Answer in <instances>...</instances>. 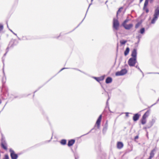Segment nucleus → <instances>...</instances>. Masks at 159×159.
I'll return each mask as SVG.
<instances>
[{
  "mask_svg": "<svg viewBox=\"0 0 159 159\" xmlns=\"http://www.w3.org/2000/svg\"><path fill=\"white\" fill-rule=\"evenodd\" d=\"M123 7H121L119 8L116 12V17L117 19L114 18L113 20L112 28L114 31H117L119 30L120 26V23L118 20V14L121 12Z\"/></svg>",
  "mask_w": 159,
  "mask_h": 159,
  "instance_id": "f257e3e1",
  "label": "nucleus"
},
{
  "mask_svg": "<svg viewBox=\"0 0 159 159\" xmlns=\"http://www.w3.org/2000/svg\"><path fill=\"white\" fill-rule=\"evenodd\" d=\"M102 117V115L101 114L99 116H98V118L96 121V123L94 127L93 128L91 129L88 133H86V134H85L83 135H82L81 136H80V137H82L83 136H84L85 135L88 134L90 133L91 131H93V130H94V132L96 130V129L95 128V127H96V125L97 126V128L98 129H99L100 127V126L101 123V122Z\"/></svg>",
  "mask_w": 159,
  "mask_h": 159,
  "instance_id": "f03ea898",
  "label": "nucleus"
},
{
  "mask_svg": "<svg viewBox=\"0 0 159 159\" xmlns=\"http://www.w3.org/2000/svg\"><path fill=\"white\" fill-rule=\"evenodd\" d=\"M159 17V6H157L156 7L154 10V14L153 15V18L152 19L151 23L154 24L157 20Z\"/></svg>",
  "mask_w": 159,
  "mask_h": 159,
  "instance_id": "7ed1b4c3",
  "label": "nucleus"
},
{
  "mask_svg": "<svg viewBox=\"0 0 159 159\" xmlns=\"http://www.w3.org/2000/svg\"><path fill=\"white\" fill-rule=\"evenodd\" d=\"M150 110H148L142 116L140 121L142 125L145 124L147 122V118L149 115Z\"/></svg>",
  "mask_w": 159,
  "mask_h": 159,
  "instance_id": "20e7f679",
  "label": "nucleus"
},
{
  "mask_svg": "<svg viewBox=\"0 0 159 159\" xmlns=\"http://www.w3.org/2000/svg\"><path fill=\"white\" fill-rule=\"evenodd\" d=\"M137 63V59L133 57L129 58L128 61V64L130 67L135 66Z\"/></svg>",
  "mask_w": 159,
  "mask_h": 159,
  "instance_id": "39448f33",
  "label": "nucleus"
},
{
  "mask_svg": "<svg viewBox=\"0 0 159 159\" xmlns=\"http://www.w3.org/2000/svg\"><path fill=\"white\" fill-rule=\"evenodd\" d=\"M128 72V70L125 68L122 69L120 71H116L115 73L116 76H123L125 75Z\"/></svg>",
  "mask_w": 159,
  "mask_h": 159,
  "instance_id": "423d86ee",
  "label": "nucleus"
},
{
  "mask_svg": "<svg viewBox=\"0 0 159 159\" xmlns=\"http://www.w3.org/2000/svg\"><path fill=\"white\" fill-rule=\"evenodd\" d=\"M9 151L11 159H17L18 157V154L16 153L11 148H10L9 149Z\"/></svg>",
  "mask_w": 159,
  "mask_h": 159,
  "instance_id": "0eeeda50",
  "label": "nucleus"
},
{
  "mask_svg": "<svg viewBox=\"0 0 159 159\" xmlns=\"http://www.w3.org/2000/svg\"><path fill=\"white\" fill-rule=\"evenodd\" d=\"M141 111H140L139 112L133 114L132 119L134 122H136L139 119L141 116L140 112Z\"/></svg>",
  "mask_w": 159,
  "mask_h": 159,
  "instance_id": "6e6552de",
  "label": "nucleus"
},
{
  "mask_svg": "<svg viewBox=\"0 0 159 159\" xmlns=\"http://www.w3.org/2000/svg\"><path fill=\"white\" fill-rule=\"evenodd\" d=\"M105 77L106 75H104L100 77H97L93 76V78L95 79L99 83L100 81L103 80Z\"/></svg>",
  "mask_w": 159,
  "mask_h": 159,
  "instance_id": "1a4fd4ad",
  "label": "nucleus"
},
{
  "mask_svg": "<svg viewBox=\"0 0 159 159\" xmlns=\"http://www.w3.org/2000/svg\"><path fill=\"white\" fill-rule=\"evenodd\" d=\"M137 49L136 48H134L131 52V57L137 59Z\"/></svg>",
  "mask_w": 159,
  "mask_h": 159,
  "instance_id": "9d476101",
  "label": "nucleus"
},
{
  "mask_svg": "<svg viewBox=\"0 0 159 159\" xmlns=\"http://www.w3.org/2000/svg\"><path fill=\"white\" fill-rule=\"evenodd\" d=\"M92 4V2H91V3L89 4V7H88L87 9V10L86 11V14L85 15V16L84 17V19H83V20H82V21L75 28L72 30L70 31V32L68 33H66V34H68V33H70L72 32L76 28H78L80 25L81 24V23L83 21V20H84V19H85V17H86V14H87V12L88 11V10L90 7V6Z\"/></svg>",
  "mask_w": 159,
  "mask_h": 159,
  "instance_id": "9b49d317",
  "label": "nucleus"
},
{
  "mask_svg": "<svg viewBox=\"0 0 159 159\" xmlns=\"http://www.w3.org/2000/svg\"><path fill=\"white\" fill-rule=\"evenodd\" d=\"M126 30H129L133 26V25L132 23H130L129 24H125L121 25Z\"/></svg>",
  "mask_w": 159,
  "mask_h": 159,
  "instance_id": "f8f14e48",
  "label": "nucleus"
},
{
  "mask_svg": "<svg viewBox=\"0 0 159 159\" xmlns=\"http://www.w3.org/2000/svg\"><path fill=\"white\" fill-rule=\"evenodd\" d=\"M75 140L74 139H72L68 140L67 145L69 147H70L73 146L75 143Z\"/></svg>",
  "mask_w": 159,
  "mask_h": 159,
  "instance_id": "ddd939ff",
  "label": "nucleus"
},
{
  "mask_svg": "<svg viewBox=\"0 0 159 159\" xmlns=\"http://www.w3.org/2000/svg\"><path fill=\"white\" fill-rule=\"evenodd\" d=\"M1 146L2 148L5 150H7V145L6 142H4L1 143Z\"/></svg>",
  "mask_w": 159,
  "mask_h": 159,
  "instance_id": "4468645a",
  "label": "nucleus"
},
{
  "mask_svg": "<svg viewBox=\"0 0 159 159\" xmlns=\"http://www.w3.org/2000/svg\"><path fill=\"white\" fill-rule=\"evenodd\" d=\"M156 120L154 119H152L151 121L149 122V123L148 124L147 127L148 129L150 128L155 123Z\"/></svg>",
  "mask_w": 159,
  "mask_h": 159,
  "instance_id": "2eb2a0df",
  "label": "nucleus"
},
{
  "mask_svg": "<svg viewBox=\"0 0 159 159\" xmlns=\"http://www.w3.org/2000/svg\"><path fill=\"white\" fill-rule=\"evenodd\" d=\"M124 146L123 143L120 141H118L117 143V147L119 149L122 148Z\"/></svg>",
  "mask_w": 159,
  "mask_h": 159,
  "instance_id": "dca6fc26",
  "label": "nucleus"
},
{
  "mask_svg": "<svg viewBox=\"0 0 159 159\" xmlns=\"http://www.w3.org/2000/svg\"><path fill=\"white\" fill-rule=\"evenodd\" d=\"M112 78L110 76L107 77L105 80V83L107 84H110L112 82Z\"/></svg>",
  "mask_w": 159,
  "mask_h": 159,
  "instance_id": "f3484780",
  "label": "nucleus"
},
{
  "mask_svg": "<svg viewBox=\"0 0 159 159\" xmlns=\"http://www.w3.org/2000/svg\"><path fill=\"white\" fill-rule=\"evenodd\" d=\"M107 120L106 121V123H105V126L103 127V129H102V133L104 134H106L107 130Z\"/></svg>",
  "mask_w": 159,
  "mask_h": 159,
  "instance_id": "a211bd4d",
  "label": "nucleus"
},
{
  "mask_svg": "<svg viewBox=\"0 0 159 159\" xmlns=\"http://www.w3.org/2000/svg\"><path fill=\"white\" fill-rule=\"evenodd\" d=\"M56 75H55L53 76L51 78L48 80L42 86L39 87L37 90H35L34 92V93L36 92L38 90H39L45 84H46L50 80L53 78Z\"/></svg>",
  "mask_w": 159,
  "mask_h": 159,
  "instance_id": "6ab92c4d",
  "label": "nucleus"
},
{
  "mask_svg": "<svg viewBox=\"0 0 159 159\" xmlns=\"http://www.w3.org/2000/svg\"><path fill=\"white\" fill-rule=\"evenodd\" d=\"M52 136L50 140H48V141H45L40 143H39L37 144V145H36V146H41V145H43V144H44L45 143H49V142H50L51 141V140L52 139Z\"/></svg>",
  "mask_w": 159,
  "mask_h": 159,
  "instance_id": "aec40b11",
  "label": "nucleus"
},
{
  "mask_svg": "<svg viewBox=\"0 0 159 159\" xmlns=\"http://www.w3.org/2000/svg\"><path fill=\"white\" fill-rule=\"evenodd\" d=\"M130 51V48L129 47H127L124 52V55L125 56H127L129 53Z\"/></svg>",
  "mask_w": 159,
  "mask_h": 159,
  "instance_id": "412c9836",
  "label": "nucleus"
},
{
  "mask_svg": "<svg viewBox=\"0 0 159 159\" xmlns=\"http://www.w3.org/2000/svg\"><path fill=\"white\" fill-rule=\"evenodd\" d=\"M145 28L144 27H143L141 28L140 30L138 31V32L141 34H143L145 33Z\"/></svg>",
  "mask_w": 159,
  "mask_h": 159,
  "instance_id": "4be33fe9",
  "label": "nucleus"
},
{
  "mask_svg": "<svg viewBox=\"0 0 159 159\" xmlns=\"http://www.w3.org/2000/svg\"><path fill=\"white\" fill-rule=\"evenodd\" d=\"M60 142L61 145H65L66 144L67 140L66 139H62L60 140Z\"/></svg>",
  "mask_w": 159,
  "mask_h": 159,
  "instance_id": "5701e85b",
  "label": "nucleus"
},
{
  "mask_svg": "<svg viewBox=\"0 0 159 159\" xmlns=\"http://www.w3.org/2000/svg\"><path fill=\"white\" fill-rule=\"evenodd\" d=\"M155 150V149L154 148L151 151L150 153V156L149 157L152 158L154 156L155 154L154 152Z\"/></svg>",
  "mask_w": 159,
  "mask_h": 159,
  "instance_id": "b1692460",
  "label": "nucleus"
},
{
  "mask_svg": "<svg viewBox=\"0 0 159 159\" xmlns=\"http://www.w3.org/2000/svg\"><path fill=\"white\" fill-rule=\"evenodd\" d=\"M153 1L154 0H145L144 2V7L148 5L149 2L150 3H152Z\"/></svg>",
  "mask_w": 159,
  "mask_h": 159,
  "instance_id": "393cba45",
  "label": "nucleus"
},
{
  "mask_svg": "<svg viewBox=\"0 0 159 159\" xmlns=\"http://www.w3.org/2000/svg\"><path fill=\"white\" fill-rule=\"evenodd\" d=\"M127 40L124 39H122L120 40V46H122L125 45L127 43Z\"/></svg>",
  "mask_w": 159,
  "mask_h": 159,
  "instance_id": "a878e982",
  "label": "nucleus"
},
{
  "mask_svg": "<svg viewBox=\"0 0 159 159\" xmlns=\"http://www.w3.org/2000/svg\"><path fill=\"white\" fill-rule=\"evenodd\" d=\"M129 20L130 19H129V17H127L126 19L121 24V25L126 24V23H127Z\"/></svg>",
  "mask_w": 159,
  "mask_h": 159,
  "instance_id": "bb28decb",
  "label": "nucleus"
},
{
  "mask_svg": "<svg viewBox=\"0 0 159 159\" xmlns=\"http://www.w3.org/2000/svg\"><path fill=\"white\" fill-rule=\"evenodd\" d=\"M147 6H146L145 7H144V4L143 7V10L145 11L146 13H148L149 12V10L148 8L147 7Z\"/></svg>",
  "mask_w": 159,
  "mask_h": 159,
  "instance_id": "cd10ccee",
  "label": "nucleus"
},
{
  "mask_svg": "<svg viewBox=\"0 0 159 159\" xmlns=\"http://www.w3.org/2000/svg\"><path fill=\"white\" fill-rule=\"evenodd\" d=\"M142 23V21H139L138 22H137L135 25V28L136 29L138 28L139 26L141 25Z\"/></svg>",
  "mask_w": 159,
  "mask_h": 159,
  "instance_id": "c85d7f7f",
  "label": "nucleus"
},
{
  "mask_svg": "<svg viewBox=\"0 0 159 159\" xmlns=\"http://www.w3.org/2000/svg\"><path fill=\"white\" fill-rule=\"evenodd\" d=\"M107 94H108V98L107 99V102H106V108H107V107H109V103H108V101L110 99V97L109 96V94H108V92H107Z\"/></svg>",
  "mask_w": 159,
  "mask_h": 159,
  "instance_id": "c756f323",
  "label": "nucleus"
},
{
  "mask_svg": "<svg viewBox=\"0 0 159 159\" xmlns=\"http://www.w3.org/2000/svg\"><path fill=\"white\" fill-rule=\"evenodd\" d=\"M132 150V149H131V150H129V149H127L125 151V152L123 156H124V155H126L127 153H129V152H130Z\"/></svg>",
  "mask_w": 159,
  "mask_h": 159,
  "instance_id": "7c9ffc66",
  "label": "nucleus"
},
{
  "mask_svg": "<svg viewBox=\"0 0 159 159\" xmlns=\"http://www.w3.org/2000/svg\"><path fill=\"white\" fill-rule=\"evenodd\" d=\"M71 69H74V70H78V71H79L83 73H84V74H85V75H87V74L85 73V72L82 71H81V70H80V69H78V68H71Z\"/></svg>",
  "mask_w": 159,
  "mask_h": 159,
  "instance_id": "2f4dec72",
  "label": "nucleus"
},
{
  "mask_svg": "<svg viewBox=\"0 0 159 159\" xmlns=\"http://www.w3.org/2000/svg\"><path fill=\"white\" fill-rule=\"evenodd\" d=\"M30 39L28 37L25 36H23L22 38V40H28Z\"/></svg>",
  "mask_w": 159,
  "mask_h": 159,
  "instance_id": "473e14b6",
  "label": "nucleus"
},
{
  "mask_svg": "<svg viewBox=\"0 0 159 159\" xmlns=\"http://www.w3.org/2000/svg\"><path fill=\"white\" fill-rule=\"evenodd\" d=\"M118 43H117V47H116V52H117V53H116V58L115 61V63H114L115 64L116 63V59H117V52H118Z\"/></svg>",
  "mask_w": 159,
  "mask_h": 159,
  "instance_id": "72a5a7b5",
  "label": "nucleus"
},
{
  "mask_svg": "<svg viewBox=\"0 0 159 159\" xmlns=\"http://www.w3.org/2000/svg\"><path fill=\"white\" fill-rule=\"evenodd\" d=\"M74 156L75 158V159H78L79 158V157L77 153H74Z\"/></svg>",
  "mask_w": 159,
  "mask_h": 159,
  "instance_id": "f704fd0d",
  "label": "nucleus"
},
{
  "mask_svg": "<svg viewBox=\"0 0 159 159\" xmlns=\"http://www.w3.org/2000/svg\"><path fill=\"white\" fill-rule=\"evenodd\" d=\"M4 27L2 24L0 23V32L2 31Z\"/></svg>",
  "mask_w": 159,
  "mask_h": 159,
  "instance_id": "c9c22d12",
  "label": "nucleus"
},
{
  "mask_svg": "<svg viewBox=\"0 0 159 159\" xmlns=\"http://www.w3.org/2000/svg\"><path fill=\"white\" fill-rule=\"evenodd\" d=\"M9 157L8 154H5L4 155L3 159H9Z\"/></svg>",
  "mask_w": 159,
  "mask_h": 159,
  "instance_id": "e433bc0d",
  "label": "nucleus"
},
{
  "mask_svg": "<svg viewBox=\"0 0 159 159\" xmlns=\"http://www.w3.org/2000/svg\"><path fill=\"white\" fill-rule=\"evenodd\" d=\"M135 67L137 68L138 70H139L140 72L142 73H143V72L142 71V70L140 69L139 66H138V65H136V66H135Z\"/></svg>",
  "mask_w": 159,
  "mask_h": 159,
  "instance_id": "4c0bfd02",
  "label": "nucleus"
},
{
  "mask_svg": "<svg viewBox=\"0 0 159 159\" xmlns=\"http://www.w3.org/2000/svg\"><path fill=\"white\" fill-rule=\"evenodd\" d=\"M4 79H5V77H4V76H3L2 78V85H4L5 83V82H6L5 80L4 81Z\"/></svg>",
  "mask_w": 159,
  "mask_h": 159,
  "instance_id": "58836bf2",
  "label": "nucleus"
},
{
  "mask_svg": "<svg viewBox=\"0 0 159 159\" xmlns=\"http://www.w3.org/2000/svg\"><path fill=\"white\" fill-rule=\"evenodd\" d=\"M142 37V36L140 34H139L138 36H136V38L138 39V40H140V39Z\"/></svg>",
  "mask_w": 159,
  "mask_h": 159,
  "instance_id": "ea45409f",
  "label": "nucleus"
},
{
  "mask_svg": "<svg viewBox=\"0 0 159 159\" xmlns=\"http://www.w3.org/2000/svg\"><path fill=\"white\" fill-rule=\"evenodd\" d=\"M123 57L122 56H121L119 59V64H120L121 62L122 61Z\"/></svg>",
  "mask_w": 159,
  "mask_h": 159,
  "instance_id": "a19ab883",
  "label": "nucleus"
},
{
  "mask_svg": "<svg viewBox=\"0 0 159 159\" xmlns=\"http://www.w3.org/2000/svg\"><path fill=\"white\" fill-rule=\"evenodd\" d=\"M6 142L5 138L4 137H2L1 142Z\"/></svg>",
  "mask_w": 159,
  "mask_h": 159,
  "instance_id": "79ce46f5",
  "label": "nucleus"
},
{
  "mask_svg": "<svg viewBox=\"0 0 159 159\" xmlns=\"http://www.w3.org/2000/svg\"><path fill=\"white\" fill-rule=\"evenodd\" d=\"M70 68H66V67H63V68H61L60 70L58 72V73L60 72H61V71H62V70H63L64 69H70Z\"/></svg>",
  "mask_w": 159,
  "mask_h": 159,
  "instance_id": "37998d69",
  "label": "nucleus"
},
{
  "mask_svg": "<svg viewBox=\"0 0 159 159\" xmlns=\"http://www.w3.org/2000/svg\"><path fill=\"white\" fill-rule=\"evenodd\" d=\"M125 116L127 117H129V114H132V113H129V112H126L125 113Z\"/></svg>",
  "mask_w": 159,
  "mask_h": 159,
  "instance_id": "c03bdc74",
  "label": "nucleus"
},
{
  "mask_svg": "<svg viewBox=\"0 0 159 159\" xmlns=\"http://www.w3.org/2000/svg\"><path fill=\"white\" fill-rule=\"evenodd\" d=\"M2 71H3V76H4L5 79V80H6V77L5 76V73L4 71V66H3V68L2 69Z\"/></svg>",
  "mask_w": 159,
  "mask_h": 159,
  "instance_id": "a18cd8bd",
  "label": "nucleus"
},
{
  "mask_svg": "<svg viewBox=\"0 0 159 159\" xmlns=\"http://www.w3.org/2000/svg\"><path fill=\"white\" fill-rule=\"evenodd\" d=\"M17 44H18V43H15L14 42H13V43L11 45V47H13L15 46Z\"/></svg>",
  "mask_w": 159,
  "mask_h": 159,
  "instance_id": "49530a36",
  "label": "nucleus"
},
{
  "mask_svg": "<svg viewBox=\"0 0 159 159\" xmlns=\"http://www.w3.org/2000/svg\"><path fill=\"white\" fill-rule=\"evenodd\" d=\"M9 30L14 35H15L16 36H17V34L15 33L11 30L10 29V28H9Z\"/></svg>",
  "mask_w": 159,
  "mask_h": 159,
  "instance_id": "de8ad7c7",
  "label": "nucleus"
},
{
  "mask_svg": "<svg viewBox=\"0 0 159 159\" xmlns=\"http://www.w3.org/2000/svg\"><path fill=\"white\" fill-rule=\"evenodd\" d=\"M139 138V136L138 135H137L136 136H135L134 137V140H136V139H138Z\"/></svg>",
  "mask_w": 159,
  "mask_h": 159,
  "instance_id": "09e8293b",
  "label": "nucleus"
},
{
  "mask_svg": "<svg viewBox=\"0 0 159 159\" xmlns=\"http://www.w3.org/2000/svg\"><path fill=\"white\" fill-rule=\"evenodd\" d=\"M159 101H158V100H157L156 102L154 103V104H153L151 106V107H152L154 105H156V104H157L158 102H159Z\"/></svg>",
  "mask_w": 159,
  "mask_h": 159,
  "instance_id": "8fccbe9b",
  "label": "nucleus"
},
{
  "mask_svg": "<svg viewBox=\"0 0 159 159\" xmlns=\"http://www.w3.org/2000/svg\"><path fill=\"white\" fill-rule=\"evenodd\" d=\"M146 136L147 137L148 139V132L147 131V130H146Z\"/></svg>",
  "mask_w": 159,
  "mask_h": 159,
  "instance_id": "3c124183",
  "label": "nucleus"
},
{
  "mask_svg": "<svg viewBox=\"0 0 159 159\" xmlns=\"http://www.w3.org/2000/svg\"><path fill=\"white\" fill-rule=\"evenodd\" d=\"M148 74H159V73H158V72H149V73H148Z\"/></svg>",
  "mask_w": 159,
  "mask_h": 159,
  "instance_id": "603ef678",
  "label": "nucleus"
},
{
  "mask_svg": "<svg viewBox=\"0 0 159 159\" xmlns=\"http://www.w3.org/2000/svg\"><path fill=\"white\" fill-rule=\"evenodd\" d=\"M9 47H7L6 49V52L7 53L9 51Z\"/></svg>",
  "mask_w": 159,
  "mask_h": 159,
  "instance_id": "864d4df0",
  "label": "nucleus"
},
{
  "mask_svg": "<svg viewBox=\"0 0 159 159\" xmlns=\"http://www.w3.org/2000/svg\"><path fill=\"white\" fill-rule=\"evenodd\" d=\"M101 86L102 88L104 90V91L106 92H107H107L106 91V90H105V89L104 88V87H103V86L101 84Z\"/></svg>",
  "mask_w": 159,
  "mask_h": 159,
  "instance_id": "5fc2aeb1",
  "label": "nucleus"
},
{
  "mask_svg": "<svg viewBox=\"0 0 159 159\" xmlns=\"http://www.w3.org/2000/svg\"><path fill=\"white\" fill-rule=\"evenodd\" d=\"M147 129H148L147 127V125H146V126L144 127L143 128V129H145V130H147Z\"/></svg>",
  "mask_w": 159,
  "mask_h": 159,
  "instance_id": "6e6d98bb",
  "label": "nucleus"
},
{
  "mask_svg": "<svg viewBox=\"0 0 159 159\" xmlns=\"http://www.w3.org/2000/svg\"><path fill=\"white\" fill-rule=\"evenodd\" d=\"M108 110H109V111L110 112H111V113H112V112L111 111V110H110L109 107H108Z\"/></svg>",
  "mask_w": 159,
  "mask_h": 159,
  "instance_id": "4d7b16f0",
  "label": "nucleus"
},
{
  "mask_svg": "<svg viewBox=\"0 0 159 159\" xmlns=\"http://www.w3.org/2000/svg\"><path fill=\"white\" fill-rule=\"evenodd\" d=\"M17 36V37L18 38V40H22V38L21 39L17 35L16 36Z\"/></svg>",
  "mask_w": 159,
  "mask_h": 159,
  "instance_id": "13d9d810",
  "label": "nucleus"
},
{
  "mask_svg": "<svg viewBox=\"0 0 159 159\" xmlns=\"http://www.w3.org/2000/svg\"><path fill=\"white\" fill-rule=\"evenodd\" d=\"M7 52H5V53L4 54V55H3V56H5L6 55V54H7Z\"/></svg>",
  "mask_w": 159,
  "mask_h": 159,
  "instance_id": "bf43d9fd",
  "label": "nucleus"
},
{
  "mask_svg": "<svg viewBox=\"0 0 159 159\" xmlns=\"http://www.w3.org/2000/svg\"><path fill=\"white\" fill-rule=\"evenodd\" d=\"M61 33L60 34V35H59V36H58L57 37V39L58 38L61 36Z\"/></svg>",
  "mask_w": 159,
  "mask_h": 159,
  "instance_id": "052dcab7",
  "label": "nucleus"
},
{
  "mask_svg": "<svg viewBox=\"0 0 159 159\" xmlns=\"http://www.w3.org/2000/svg\"><path fill=\"white\" fill-rule=\"evenodd\" d=\"M7 102H6V103L5 104V105L4 106V107H3V108H2V110L4 109V107H5V106L7 104Z\"/></svg>",
  "mask_w": 159,
  "mask_h": 159,
  "instance_id": "680f3d73",
  "label": "nucleus"
},
{
  "mask_svg": "<svg viewBox=\"0 0 159 159\" xmlns=\"http://www.w3.org/2000/svg\"><path fill=\"white\" fill-rule=\"evenodd\" d=\"M143 1V0H139V3H141Z\"/></svg>",
  "mask_w": 159,
  "mask_h": 159,
  "instance_id": "e2e57ef3",
  "label": "nucleus"
},
{
  "mask_svg": "<svg viewBox=\"0 0 159 159\" xmlns=\"http://www.w3.org/2000/svg\"><path fill=\"white\" fill-rule=\"evenodd\" d=\"M6 24H7V28L9 29V27H8V23H7V22H6Z\"/></svg>",
  "mask_w": 159,
  "mask_h": 159,
  "instance_id": "0e129e2a",
  "label": "nucleus"
},
{
  "mask_svg": "<svg viewBox=\"0 0 159 159\" xmlns=\"http://www.w3.org/2000/svg\"><path fill=\"white\" fill-rule=\"evenodd\" d=\"M17 97H18V96H15V97H14V98H17Z\"/></svg>",
  "mask_w": 159,
  "mask_h": 159,
  "instance_id": "69168bd1",
  "label": "nucleus"
},
{
  "mask_svg": "<svg viewBox=\"0 0 159 159\" xmlns=\"http://www.w3.org/2000/svg\"><path fill=\"white\" fill-rule=\"evenodd\" d=\"M140 40H138V42H137V43H139V42H140Z\"/></svg>",
  "mask_w": 159,
  "mask_h": 159,
  "instance_id": "338daca9",
  "label": "nucleus"
},
{
  "mask_svg": "<svg viewBox=\"0 0 159 159\" xmlns=\"http://www.w3.org/2000/svg\"><path fill=\"white\" fill-rule=\"evenodd\" d=\"M152 158L150 157H149L147 159H152Z\"/></svg>",
  "mask_w": 159,
  "mask_h": 159,
  "instance_id": "774afa93",
  "label": "nucleus"
}]
</instances>
